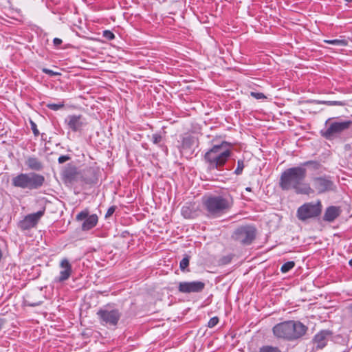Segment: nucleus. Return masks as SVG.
<instances>
[{"instance_id":"1","label":"nucleus","mask_w":352,"mask_h":352,"mask_svg":"<svg viewBox=\"0 0 352 352\" xmlns=\"http://www.w3.org/2000/svg\"><path fill=\"white\" fill-rule=\"evenodd\" d=\"M306 168L300 166L288 168L283 170L279 178L278 186L283 191L293 190L298 195H309L314 192L308 183L304 182L307 177Z\"/></svg>"},{"instance_id":"2","label":"nucleus","mask_w":352,"mask_h":352,"mask_svg":"<svg viewBox=\"0 0 352 352\" xmlns=\"http://www.w3.org/2000/svg\"><path fill=\"white\" fill-rule=\"evenodd\" d=\"M320 135L327 140H339L344 142L352 138V120L340 117L329 118L325 126L320 131Z\"/></svg>"},{"instance_id":"3","label":"nucleus","mask_w":352,"mask_h":352,"mask_svg":"<svg viewBox=\"0 0 352 352\" xmlns=\"http://www.w3.org/2000/svg\"><path fill=\"white\" fill-rule=\"evenodd\" d=\"M234 204L232 196L229 193L210 195L202 199L206 214L209 218H217L230 210Z\"/></svg>"},{"instance_id":"4","label":"nucleus","mask_w":352,"mask_h":352,"mask_svg":"<svg viewBox=\"0 0 352 352\" xmlns=\"http://www.w3.org/2000/svg\"><path fill=\"white\" fill-rule=\"evenodd\" d=\"M234 144L227 141L214 144L204 155V160L210 170H222L232 155Z\"/></svg>"},{"instance_id":"5","label":"nucleus","mask_w":352,"mask_h":352,"mask_svg":"<svg viewBox=\"0 0 352 352\" xmlns=\"http://www.w3.org/2000/svg\"><path fill=\"white\" fill-rule=\"evenodd\" d=\"M308 331V327L299 320H286L276 324L272 328L277 339L294 342L302 338Z\"/></svg>"},{"instance_id":"6","label":"nucleus","mask_w":352,"mask_h":352,"mask_svg":"<svg viewBox=\"0 0 352 352\" xmlns=\"http://www.w3.org/2000/svg\"><path fill=\"white\" fill-rule=\"evenodd\" d=\"M45 183V177L35 172L21 173L12 178V186L23 190H35L41 188Z\"/></svg>"},{"instance_id":"7","label":"nucleus","mask_w":352,"mask_h":352,"mask_svg":"<svg viewBox=\"0 0 352 352\" xmlns=\"http://www.w3.org/2000/svg\"><path fill=\"white\" fill-rule=\"evenodd\" d=\"M256 234L257 230L254 226H241L234 230L231 235V239L241 246H248L255 240Z\"/></svg>"},{"instance_id":"8","label":"nucleus","mask_w":352,"mask_h":352,"mask_svg":"<svg viewBox=\"0 0 352 352\" xmlns=\"http://www.w3.org/2000/svg\"><path fill=\"white\" fill-rule=\"evenodd\" d=\"M96 316L101 324L116 326L122 313L118 309L113 308L111 304H107L98 310Z\"/></svg>"},{"instance_id":"9","label":"nucleus","mask_w":352,"mask_h":352,"mask_svg":"<svg viewBox=\"0 0 352 352\" xmlns=\"http://www.w3.org/2000/svg\"><path fill=\"white\" fill-rule=\"evenodd\" d=\"M322 205L320 200L316 203L308 202L300 206L297 210V217L301 221L316 218L321 214Z\"/></svg>"},{"instance_id":"10","label":"nucleus","mask_w":352,"mask_h":352,"mask_svg":"<svg viewBox=\"0 0 352 352\" xmlns=\"http://www.w3.org/2000/svg\"><path fill=\"white\" fill-rule=\"evenodd\" d=\"M78 221H83L81 229L82 231H89L93 229L98 222V217L96 214H89L88 208L80 211L76 217Z\"/></svg>"},{"instance_id":"11","label":"nucleus","mask_w":352,"mask_h":352,"mask_svg":"<svg viewBox=\"0 0 352 352\" xmlns=\"http://www.w3.org/2000/svg\"><path fill=\"white\" fill-rule=\"evenodd\" d=\"M314 186L318 194H322L329 191H334L336 186L331 179L330 176H321L314 177L313 179Z\"/></svg>"},{"instance_id":"12","label":"nucleus","mask_w":352,"mask_h":352,"mask_svg":"<svg viewBox=\"0 0 352 352\" xmlns=\"http://www.w3.org/2000/svg\"><path fill=\"white\" fill-rule=\"evenodd\" d=\"M205 287V283L201 280L184 281L179 283L178 291L182 294L200 293Z\"/></svg>"},{"instance_id":"13","label":"nucleus","mask_w":352,"mask_h":352,"mask_svg":"<svg viewBox=\"0 0 352 352\" xmlns=\"http://www.w3.org/2000/svg\"><path fill=\"white\" fill-rule=\"evenodd\" d=\"M65 124L73 132L81 131L87 125L86 119L82 115H69L65 119Z\"/></svg>"},{"instance_id":"14","label":"nucleus","mask_w":352,"mask_h":352,"mask_svg":"<svg viewBox=\"0 0 352 352\" xmlns=\"http://www.w3.org/2000/svg\"><path fill=\"white\" fill-rule=\"evenodd\" d=\"M45 208L43 207L42 210L32 214H28L25 218L20 221L19 227L22 230H27L36 226L40 219L44 215Z\"/></svg>"},{"instance_id":"15","label":"nucleus","mask_w":352,"mask_h":352,"mask_svg":"<svg viewBox=\"0 0 352 352\" xmlns=\"http://www.w3.org/2000/svg\"><path fill=\"white\" fill-rule=\"evenodd\" d=\"M99 173L98 167H87L82 170L81 179L86 184H96L98 182Z\"/></svg>"},{"instance_id":"16","label":"nucleus","mask_w":352,"mask_h":352,"mask_svg":"<svg viewBox=\"0 0 352 352\" xmlns=\"http://www.w3.org/2000/svg\"><path fill=\"white\" fill-rule=\"evenodd\" d=\"M61 269L59 275L55 278L56 283H63L68 280L72 273V267L69 260L66 258H63L59 264Z\"/></svg>"},{"instance_id":"17","label":"nucleus","mask_w":352,"mask_h":352,"mask_svg":"<svg viewBox=\"0 0 352 352\" xmlns=\"http://www.w3.org/2000/svg\"><path fill=\"white\" fill-rule=\"evenodd\" d=\"M332 335L329 330H322L316 333L313 340V344L316 349H323L327 344L329 338Z\"/></svg>"},{"instance_id":"18","label":"nucleus","mask_w":352,"mask_h":352,"mask_svg":"<svg viewBox=\"0 0 352 352\" xmlns=\"http://www.w3.org/2000/svg\"><path fill=\"white\" fill-rule=\"evenodd\" d=\"M342 213L340 206H331L326 208L322 219L326 222H333Z\"/></svg>"},{"instance_id":"19","label":"nucleus","mask_w":352,"mask_h":352,"mask_svg":"<svg viewBox=\"0 0 352 352\" xmlns=\"http://www.w3.org/2000/svg\"><path fill=\"white\" fill-rule=\"evenodd\" d=\"M166 133V131L155 133L152 135L151 140L154 144L157 145L162 151H164L167 154L168 149L167 146L165 144Z\"/></svg>"},{"instance_id":"20","label":"nucleus","mask_w":352,"mask_h":352,"mask_svg":"<svg viewBox=\"0 0 352 352\" xmlns=\"http://www.w3.org/2000/svg\"><path fill=\"white\" fill-rule=\"evenodd\" d=\"M25 164L28 169L34 171H41L44 168L43 162L35 156L28 157L25 162Z\"/></svg>"},{"instance_id":"21","label":"nucleus","mask_w":352,"mask_h":352,"mask_svg":"<svg viewBox=\"0 0 352 352\" xmlns=\"http://www.w3.org/2000/svg\"><path fill=\"white\" fill-rule=\"evenodd\" d=\"M77 175V169L76 167L69 164L65 169L63 170V177L67 180L72 182L74 181Z\"/></svg>"},{"instance_id":"22","label":"nucleus","mask_w":352,"mask_h":352,"mask_svg":"<svg viewBox=\"0 0 352 352\" xmlns=\"http://www.w3.org/2000/svg\"><path fill=\"white\" fill-rule=\"evenodd\" d=\"M194 143L195 138L191 135H186L182 140L180 148L184 150L189 149L193 146Z\"/></svg>"},{"instance_id":"23","label":"nucleus","mask_w":352,"mask_h":352,"mask_svg":"<svg viewBox=\"0 0 352 352\" xmlns=\"http://www.w3.org/2000/svg\"><path fill=\"white\" fill-rule=\"evenodd\" d=\"M300 166L304 168L310 167V168L313 170H319L322 167V164L320 162L316 160H309L304 162L301 163Z\"/></svg>"},{"instance_id":"24","label":"nucleus","mask_w":352,"mask_h":352,"mask_svg":"<svg viewBox=\"0 0 352 352\" xmlns=\"http://www.w3.org/2000/svg\"><path fill=\"white\" fill-rule=\"evenodd\" d=\"M245 162L244 159H240L237 160L236 168L234 170V174L236 175H241L243 173V169L245 167Z\"/></svg>"},{"instance_id":"25","label":"nucleus","mask_w":352,"mask_h":352,"mask_svg":"<svg viewBox=\"0 0 352 352\" xmlns=\"http://www.w3.org/2000/svg\"><path fill=\"white\" fill-rule=\"evenodd\" d=\"M258 352H282L279 347L272 345H263L259 348Z\"/></svg>"},{"instance_id":"26","label":"nucleus","mask_w":352,"mask_h":352,"mask_svg":"<svg viewBox=\"0 0 352 352\" xmlns=\"http://www.w3.org/2000/svg\"><path fill=\"white\" fill-rule=\"evenodd\" d=\"M190 263V256L188 255H186L180 261L179 263V268L182 272H189V270H186L187 267L189 265Z\"/></svg>"},{"instance_id":"27","label":"nucleus","mask_w":352,"mask_h":352,"mask_svg":"<svg viewBox=\"0 0 352 352\" xmlns=\"http://www.w3.org/2000/svg\"><path fill=\"white\" fill-rule=\"evenodd\" d=\"M324 43L335 45L346 46L348 41L346 39H333V40H324Z\"/></svg>"},{"instance_id":"28","label":"nucleus","mask_w":352,"mask_h":352,"mask_svg":"<svg viewBox=\"0 0 352 352\" xmlns=\"http://www.w3.org/2000/svg\"><path fill=\"white\" fill-rule=\"evenodd\" d=\"M320 104H324L328 106H345L346 104V101H336V100H322L319 102Z\"/></svg>"},{"instance_id":"29","label":"nucleus","mask_w":352,"mask_h":352,"mask_svg":"<svg viewBox=\"0 0 352 352\" xmlns=\"http://www.w3.org/2000/svg\"><path fill=\"white\" fill-rule=\"evenodd\" d=\"M295 266L294 261H287L285 263L280 267V271L283 273H287L290 271Z\"/></svg>"},{"instance_id":"30","label":"nucleus","mask_w":352,"mask_h":352,"mask_svg":"<svg viewBox=\"0 0 352 352\" xmlns=\"http://www.w3.org/2000/svg\"><path fill=\"white\" fill-rule=\"evenodd\" d=\"M46 107L53 111H58L65 107L64 102H61L59 103H47L46 104Z\"/></svg>"},{"instance_id":"31","label":"nucleus","mask_w":352,"mask_h":352,"mask_svg":"<svg viewBox=\"0 0 352 352\" xmlns=\"http://www.w3.org/2000/svg\"><path fill=\"white\" fill-rule=\"evenodd\" d=\"M234 257V254H230L226 256H223L221 258L220 262L222 265H228L231 263L232 258Z\"/></svg>"},{"instance_id":"32","label":"nucleus","mask_w":352,"mask_h":352,"mask_svg":"<svg viewBox=\"0 0 352 352\" xmlns=\"http://www.w3.org/2000/svg\"><path fill=\"white\" fill-rule=\"evenodd\" d=\"M42 300L34 301V300H30L29 298L24 300V303L29 307H36L41 305Z\"/></svg>"},{"instance_id":"33","label":"nucleus","mask_w":352,"mask_h":352,"mask_svg":"<svg viewBox=\"0 0 352 352\" xmlns=\"http://www.w3.org/2000/svg\"><path fill=\"white\" fill-rule=\"evenodd\" d=\"M102 36L109 41H111L115 38V34L110 30H104L102 32Z\"/></svg>"},{"instance_id":"34","label":"nucleus","mask_w":352,"mask_h":352,"mask_svg":"<svg viewBox=\"0 0 352 352\" xmlns=\"http://www.w3.org/2000/svg\"><path fill=\"white\" fill-rule=\"evenodd\" d=\"M219 322V319L217 316H214L210 319L208 322V327L213 328L215 327Z\"/></svg>"},{"instance_id":"35","label":"nucleus","mask_w":352,"mask_h":352,"mask_svg":"<svg viewBox=\"0 0 352 352\" xmlns=\"http://www.w3.org/2000/svg\"><path fill=\"white\" fill-rule=\"evenodd\" d=\"M42 72L45 74H47L49 75L50 76H60L61 74L60 72H54L50 69H47V68H43L42 69Z\"/></svg>"},{"instance_id":"36","label":"nucleus","mask_w":352,"mask_h":352,"mask_svg":"<svg viewBox=\"0 0 352 352\" xmlns=\"http://www.w3.org/2000/svg\"><path fill=\"white\" fill-rule=\"evenodd\" d=\"M250 96L256 100H261V99L266 98V96L264 95V94L261 93V92L251 91Z\"/></svg>"},{"instance_id":"37","label":"nucleus","mask_w":352,"mask_h":352,"mask_svg":"<svg viewBox=\"0 0 352 352\" xmlns=\"http://www.w3.org/2000/svg\"><path fill=\"white\" fill-rule=\"evenodd\" d=\"M30 123L31 129H32V131L33 132V134L34 135V136H38L40 134V133H39V131L37 129L36 124L34 121H32V120H30Z\"/></svg>"},{"instance_id":"38","label":"nucleus","mask_w":352,"mask_h":352,"mask_svg":"<svg viewBox=\"0 0 352 352\" xmlns=\"http://www.w3.org/2000/svg\"><path fill=\"white\" fill-rule=\"evenodd\" d=\"M117 208V206H111V207H109L105 214V216L104 217L106 219L110 217L113 213L114 212L116 211Z\"/></svg>"},{"instance_id":"39","label":"nucleus","mask_w":352,"mask_h":352,"mask_svg":"<svg viewBox=\"0 0 352 352\" xmlns=\"http://www.w3.org/2000/svg\"><path fill=\"white\" fill-rule=\"evenodd\" d=\"M71 160V157L69 155H60L58 159V162L59 164H63L67 161Z\"/></svg>"},{"instance_id":"40","label":"nucleus","mask_w":352,"mask_h":352,"mask_svg":"<svg viewBox=\"0 0 352 352\" xmlns=\"http://www.w3.org/2000/svg\"><path fill=\"white\" fill-rule=\"evenodd\" d=\"M63 41L59 38H54L53 40V44L56 48H60V45L62 44Z\"/></svg>"},{"instance_id":"41","label":"nucleus","mask_w":352,"mask_h":352,"mask_svg":"<svg viewBox=\"0 0 352 352\" xmlns=\"http://www.w3.org/2000/svg\"><path fill=\"white\" fill-rule=\"evenodd\" d=\"M189 210V208L188 207H183L182 208V214L185 217H187V215L186 214V213H187V211Z\"/></svg>"},{"instance_id":"42","label":"nucleus","mask_w":352,"mask_h":352,"mask_svg":"<svg viewBox=\"0 0 352 352\" xmlns=\"http://www.w3.org/2000/svg\"><path fill=\"white\" fill-rule=\"evenodd\" d=\"M245 190L248 191V192H251L252 191V188L251 187H246L245 188Z\"/></svg>"},{"instance_id":"43","label":"nucleus","mask_w":352,"mask_h":352,"mask_svg":"<svg viewBox=\"0 0 352 352\" xmlns=\"http://www.w3.org/2000/svg\"><path fill=\"white\" fill-rule=\"evenodd\" d=\"M349 265L352 267V258L349 260Z\"/></svg>"},{"instance_id":"44","label":"nucleus","mask_w":352,"mask_h":352,"mask_svg":"<svg viewBox=\"0 0 352 352\" xmlns=\"http://www.w3.org/2000/svg\"><path fill=\"white\" fill-rule=\"evenodd\" d=\"M347 3H352V0H344Z\"/></svg>"}]
</instances>
